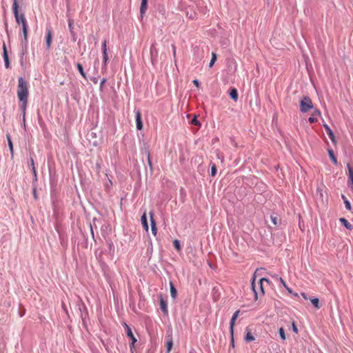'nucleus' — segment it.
<instances>
[{
    "label": "nucleus",
    "mask_w": 353,
    "mask_h": 353,
    "mask_svg": "<svg viewBox=\"0 0 353 353\" xmlns=\"http://www.w3.org/2000/svg\"><path fill=\"white\" fill-rule=\"evenodd\" d=\"M19 3L18 0H13L12 3V11L13 14L17 24L21 25L23 41L27 42L28 40V21L26 19L25 14L23 13H19Z\"/></svg>",
    "instance_id": "f257e3e1"
},
{
    "label": "nucleus",
    "mask_w": 353,
    "mask_h": 353,
    "mask_svg": "<svg viewBox=\"0 0 353 353\" xmlns=\"http://www.w3.org/2000/svg\"><path fill=\"white\" fill-rule=\"evenodd\" d=\"M18 81L17 97L19 100L22 103L21 108L23 112V122L25 123V114L28 97V83L22 77H19Z\"/></svg>",
    "instance_id": "f03ea898"
},
{
    "label": "nucleus",
    "mask_w": 353,
    "mask_h": 353,
    "mask_svg": "<svg viewBox=\"0 0 353 353\" xmlns=\"http://www.w3.org/2000/svg\"><path fill=\"white\" fill-rule=\"evenodd\" d=\"M256 281V275L254 274L252 279V288L254 292V298L255 300H257L259 296H263L265 294L264 287L265 283L266 285H269V281L265 278H260L258 281L257 285L255 283Z\"/></svg>",
    "instance_id": "7ed1b4c3"
},
{
    "label": "nucleus",
    "mask_w": 353,
    "mask_h": 353,
    "mask_svg": "<svg viewBox=\"0 0 353 353\" xmlns=\"http://www.w3.org/2000/svg\"><path fill=\"white\" fill-rule=\"evenodd\" d=\"M313 109V103L311 99L307 96H304L300 101V111L307 112Z\"/></svg>",
    "instance_id": "20e7f679"
},
{
    "label": "nucleus",
    "mask_w": 353,
    "mask_h": 353,
    "mask_svg": "<svg viewBox=\"0 0 353 353\" xmlns=\"http://www.w3.org/2000/svg\"><path fill=\"white\" fill-rule=\"evenodd\" d=\"M239 313H240V310H236L234 313V314L230 320V334H231V337H232V343L233 345H234V327L235 325L236 320L238 318Z\"/></svg>",
    "instance_id": "39448f33"
},
{
    "label": "nucleus",
    "mask_w": 353,
    "mask_h": 353,
    "mask_svg": "<svg viewBox=\"0 0 353 353\" xmlns=\"http://www.w3.org/2000/svg\"><path fill=\"white\" fill-rule=\"evenodd\" d=\"M52 30L51 28L46 29V48L49 50L51 47L52 41Z\"/></svg>",
    "instance_id": "423d86ee"
},
{
    "label": "nucleus",
    "mask_w": 353,
    "mask_h": 353,
    "mask_svg": "<svg viewBox=\"0 0 353 353\" xmlns=\"http://www.w3.org/2000/svg\"><path fill=\"white\" fill-rule=\"evenodd\" d=\"M320 116L321 112L317 109H314L312 113L311 117L308 119V121L311 123H315L318 121V117Z\"/></svg>",
    "instance_id": "0eeeda50"
},
{
    "label": "nucleus",
    "mask_w": 353,
    "mask_h": 353,
    "mask_svg": "<svg viewBox=\"0 0 353 353\" xmlns=\"http://www.w3.org/2000/svg\"><path fill=\"white\" fill-rule=\"evenodd\" d=\"M3 57L6 68H10V61H9L8 54L6 46L5 43H3Z\"/></svg>",
    "instance_id": "6e6552de"
},
{
    "label": "nucleus",
    "mask_w": 353,
    "mask_h": 353,
    "mask_svg": "<svg viewBox=\"0 0 353 353\" xmlns=\"http://www.w3.org/2000/svg\"><path fill=\"white\" fill-rule=\"evenodd\" d=\"M136 123H137V128L139 130H142L143 123H142V120H141V114L139 110L136 111Z\"/></svg>",
    "instance_id": "1a4fd4ad"
},
{
    "label": "nucleus",
    "mask_w": 353,
    "mask_h": 353,
    "mask_svg": "<svg viewBox=\"0 0 353 353\" xmlns=\"http://www.w3.org/2000/svg\"><path fill=\"white\" fill-rule=\"evenodd\" d=\"M348 169V185L353 190V169L347 164Z\"/></svg>",
    "instance_id": "9d476101"
},
{
    "label": "nucleus",
    "mask_w": 353,
    "mask_h": 353,
    "mask_svg": "<svg viewBox=\"0 0 353 353\" xmlns=\"http://www.w3.org/2000/svg\"><path fill=\"white\" fill-rule=\"evenodd\" d=\"M323 126L326 130L327 135L329 136V137L330 138L332 141L333 143H336V139H335L334 134L333 132L332 131L331 128L327 124H324Z\"/></svg>",
    "instance_id": "9b49d317"
},
{
    "label": "nucleus",
    "mask_w": 353,
    "mask_h": 353,
    "mask_svg": "<svg viewBox=\"0 0 353 353\" xmlns=\"http://www.w3.org/2000/svg\"><path fill=\"white\" fill-rule=\"evenodd\" d=\"M153 216H154V213L152 212H150V221H151L152 232L154 235H156L157 229L156 223H155V221H154Z\"/></svg>",
    "instance_id": "f8f14e48"
},
{
    "label": "nucleus",
    "mask_w": 353,
    "mask_h": 353,
    "mask_svg": "<svg viewBox=\"0 0 353 353\" xmlns=\"http://www.w3.org/2000/svg\"><path fill=\"white\" fill-rule=\"evenodd\" d=\"M141 224H142L143 228L145 229V230L146 232H148V229H149V227H148V221H147V217H146L145 212L142 215V216L141 218Z\"/></svg>",
    "instance_id": "ddd939ff"
},
{
    "label": "nucleus",
    "mask_w": 353,
    "mask_h": 353,
    "mask_svg": "<svg viewBox=\"0 0 353 353\" xmlns=\"http://www.w3.org/2000/svg\"><path fill=\"white\" fill-rule=\"evenodd\" d=\"M254 339H255V338L253 336V334L251 333L250 330L248 327H247L246 328V335L245 336V340L247 342H250V341H254Z\"/></svg>",
    "instance_id": "4468645a"
},
{
    "label": "nucleus",
    "mask_w": 353,
    "mask_h": 353,
    "mask_svg": "<svg viewBox=\"0 0 353 353\" xmlns=\"http://www.w3.org/2000/svg\"><path fill=\"white\" fill-rule=\"evenodd\" d=\"M6 138H7V140H8V143L9 149H10V151L11 158L12 159L14 157L13 144H12V142L11 141L10 136L9 134L6 135Z\"/></svg>",
    "instance_id": "2eb2a0df"
},
{
    "label": "nucleus",
    "mask_w": 353,
    "mask_h": 353,
    "mask_svg": "<svg viewBox=\"0 0 353 353\" xmlns=\"http://www.w3.org/2000/svg\"><path fill=\"white\" fill-rule=\"evenodd\" d=\"M160 308L164 314L168 313L167 302L162 298L160 299Z\"/></svg>",
    "instance_id": "dca6fc26"
},
{
    "label": "nucleus",
    "mask_w": 353,
    "mask_h": 353,
    "mask_svg": "<svg viewBox=\"0 0 353 353\" xmlns=\"http://www.w3.org/2000/svg\"><path fill=\"white\" fill-rule=\"evenodd\" d=\"M340 222L348 230L352 229V225L345 218H340Z\"/></svg>",
    "instance_id": "f3484780"
},
{
    "label": "nucleus",
    "mask_w": 353,
    "mask_h": 353,
    "mask_svg": "<svg viewBox=\"0 0 353 353\" xmlns=\"http://www.w3.org/2000/svg\"><path fill=\"white\" fill-rule=\"evenodd\" d=\"M147 3H148V0H142L141 1L140 12L142 14H144L145 10H147Z\"/></svg>",
    "instance_id": "a211bd4d"
},
{
    "label": "nucleus",
    "mask_w": 353,
    "mask_h": 353,
    "mask_svg": "<svg viewBox=\"0 0 353 353\" xmlns=\"http://www.w3.org/2000/svg\"><path fill=\"white\" fill-rule=\"evenodd\" d=\"M230 96L232 99L236 101L238 99L237 90L235 88H232L230 91Z\"/></svg>",
    "instance_id": "6ab92c4d"
},
{
    "label": "nucleus",
    "mask_w": 353,
    "mask_h": 353,
    "mask_svg": "<svg viewBox=\"0 0 353 353\" xmlns=\"http://www.w3.org/2000/svg\"><path fill=\"white\" fill-rule=\"evenodd\" d=\"M328 153H329V156H330L332 161L334 163V164L336 165L338 161H337L336 157L334 156L333 150H328Z\"/></svg>",
    "instance_id": "aec40b11"
},
{
    "label": "nucleus",
    "mask_w": 353,
    "mask_h": 353,
    "mask_svg": "<svg viewBox=\"0 0 353 353\" xmlns=\"http://www.w3.org/2000/svg\"><path fill=\"white\" fill-rule=\"evenodd\" d=\"M77 69L79 70V72H80V74H81V76L85 79H87V77H86V74L83 71V66L81 63H77Z\"/></svg>",
    "instance_id": "412c9836"
},
{
    "label": "nucleus",
    "mask_w": 353,
    "mask_h": 353,
    "mask_svg": "<svg viewBox=\"0 0 353 353\" xmlns=\"http://www.w3.org/2000/svg\"><path fill=\"white\" fill-rule=\"evenodd\" d=\"M123 325L125 328L127 336L130 338L132 337L134 334L132 333L131 328L125 323H124Z\"/></svg>",
    "instance_id": "4be33fe9"
},
{
    "label": "nucleus",
    "mask_w": 353,
    "mask_h": 353,
    "mask_svg": "<svg viewBox=\"0 0 353 353\" xmlns=\"http://www.w3.org/2000/svg\"><path fill=\"white\" fill-rule=\"evenodd\" d=\"M176 293L177 292L176 288L174 287L172 283H170V294L172 297L174 299L176 296Z\"/></svg>",
    "instance_id": "5701e85b"
},
{
    "label": "nucleus",
    "mask_w": 353,
    "mask_h": 353,
    "mask_svg": "<svg viewBox=\"0 0 353 353\" xmlns=\"http://www.w3.org/2000/svg\"><path fill=\"white\" fill-rule=\"evenodd\" d=\"M311 302L312 303V305L316 308V309H319L320 308V305H319V300L318 298H313L311 299Z\"/></svg>",
    "instance_id": "b1692460"
},
{
    "label": "nucleus",
    "mask_w": 353,
    "mask_h": 353,
    "mask_svg": "<svg viewBox=\"0 0 353 353\" xmlns=\"http://www.w3.org/2000/svg\"><path fill=\"white\" fill-rule=\"evenodd\" d=\"M216 54L214 52H212V59L210 60V64H209V67L210 68H212L213 66V65L214 64L215 61H216Z\"/></svg>",
    "instance_id": "393cba45"
},
{
    "label": "nucleus",
    "mask_w": 353,
    "mask_h": 353,
    "mask_svg": "<svg viewBox=\"0 0 353 353\" xmlns=\"http://www.w3.org/2000/svg\"><path fill=\"white\" fill-rule=\"evenodd\" d=\"M102 53H103V65H104V66H106V65H107V62H108V52H102Z\"/></svg>",
    "instance_id": "a878e982"
},
{
    "label": "nucleus",
    "mask_w": 353,
    "mask_h": 353,
    "mask_svg": "<svg viewBox=\"0 0 353 353\" xmlns=\"http://www.w3.org/2000/svg\"><path fill=\"white\" fill-rule=\"evenodd\" d=\"M173 345L172 340L170 339L169 341L167 342L166 347H167V352L169 353L170 350H172Z\"/></svg>",
    "instance_id": "bb28decb"
},
{
    "label": "nucleus",
    "mask_w": 353,
    "mask_h": 353,
    "mask_svg": "<svg viewBox=\"0 0 353 353\" xmlns=\"http://www.w3.org/2000/svg\"><path fill=\"white\" fill-rule=\"evenodd\" d=\"M279 335L281 336V338L285 341L286 337H285V331H284V329L283 327H281L279 330Z\"/></svg>",
    "instance_id": "cd10ccee"
},
{
    "label": "nucleus",
    "mask_w": 353,
    "mask_h": 353,
    "mask_svg": "<svg viewBox=\"0 0 353 353\" xmlns=\"http://www.w3.org/2000/svg\"><path fill=\"white\" fill-rule=\"evenodd\" d=\"M30 167L32 170V171H34V159H33V157H32V155L30 154Z\"/></svg>",
    "instance_id": "c85d7f7f"
},
{
    "label": "nucleus",
    "mask_w": 353,
    "mask_h": 353,
    "mask_svg": "<svg viewBox=\"0 0 353 353\" xmlns=\"http://www.w3.org/2000/svg\"><path fill=\"white\" fill-rule=\"evenodd\" d=\"M173 243H174V246L175 249L176 250L179 251L181 250V245H180L179 241L176 239L174 241Z\"/></svg>",
    "instance_id": "c756f323"
},
{
    "label": "nucleus",
    "mask_w": 353,
    "mask_h": 353,
    "mask_svg": "<svg viewBox=\"0 0 353 353\" xmlns=\"http://www.w3.org/2000/svg\"><path fill=\"white\" fill-rule=\"evenodd\" d=\"M216 174V167L215 164H212L211 166V175L214 176Z\"/></svg>",
    "instance_id": "7c9ffc66"
},
{
    "label": "nucleus",
    "mask_w": 353,
    "mask_h": 353,
    "mask_svg": "<svg viewBox=\"0 0 353 353\" xmlns=\"http://www.w3.org/2000/svg\"><path fill=\"white\" fill-rule=\"evenodd\" d=\"M191 123L194 125H200V122L197 120V118L196 116L192 119Z\"/></svg>",
    "instance_id": "2f4dec72"
},
{
    "label": "nucleus",
    "mask_w": 353,
    "mask_h": 353,
    "mask_svg": "<svg viewBox=\"0 0 353 353\" xmlns=\"http://www.w3.org/2000/svg\"><path fill=\"white\" fill-rule=\"evenodd\" d=\"M102 52H107V41L105 40L102 43Z\"/></svg>",
    "instance_id": "473e14b6"
},
{
    "label": "nucleus",
    "mask_w": 353,
    "mask_h": 353,
    "mask_svg": "<svg viewBox=\"0 0 353 353\" xmlns=\"http://www.w3.org/2000/svg\"><path fill=\"white\" fill-rule=\"evenodd\" d=\"M130 339L132 340V342H131V344H130V348L132 349L134 347V343L137 342V339L134 337V336H133L132 337H130Z\"/></svg>",
    "instance_id": "72a5a7b5"
},
{
    "label": "nucleus",
    "mask_w": 353,
    "mask_h": 353,
    "mask_svg": "<svg viewBox=\"0 0 353 353\" xmlns=\"http://www.w3.org/2000/svg\"><path fill=\"white\" fill-rule=\"evenodd\" d=\"M344 203H345V208H346L348 210H351V205H350V203L347 200H345Z\"/></svg>",
    "instance_id": "f704fd0d"
},
{
    "label": "nucleus",
    "mask_w": 353,
    "mask_h": 353,
    "mask_svg": "<svg viewBox=\"0 0 353 353\" xmlns=\"http://www.w3.org/2000/svg\"><path fill=\"white\" fill-rule=\"evenodd\" d=\"M271 220H272V222L273 223L274 225H277V220L278 219L276 217V216H271Z\"/></svg>",
    "instance_id": "c9c22d12"
},
{
    "label": "nucleus",
    "mask_w": 353,
    "mask_h": 353,
    "mask_svg": "<svg viewBox=\"0 0 353 353\" xmlns=\"http://www.w3.org/2000/svg\"><path fill=\"white\" fill-rule=\"evenodd\" d=\"M292 330H293V331H294L295 333H298V328H297L296 325H295V323H294V322L292 323Z\"/></svg>",
    "instance_id": "e433bc0d"
},
{
    "label": "nucleus",
    "mask_w": 353,
    "mask_h": 353,
    "mask_svg": "<svg viewBox=\"0 0 353 353\" xmlns=\"http://www.w3.org/2000/svg\"><path fill=\"white\" fill-rule=\"evenodd\" d=\"M193 83L197 87L199 88L200 83L199 81L197 79L193 80Z\"/></svg>",
    "instance_id": "4c0bfd02"
},
{
    "label": "nucleus",
    "mask_w": 353,
    "mask_h": 353,
    "mask_svg": "<svg viewBox=\"0 0 353 353\" xmlns=\"http://www.w3.org/2000/svg\"><path fill=\"white\" fill-rule=\"evenodd\" d=\"M148 165L150 168H152V161H151V159H150V154L148 153Z\"/></svg>",
    "instance_id": "58836bf2"
},
{
    "label": "nucleus",
    "mask_w": 353,
    "mask_h": 353,
    "mask_svg": "<svg viewBox=\"0 0 353 353\" xmlns=\"http://www.w3.org/2000/svg\"><path fill=\"white\" fill-rule=\"evenodd\" d=\"M281 281H282V283H283V285H284V286L285 287V288L287 289V290H288L290 293L292 294V290H291L290 288H288V287H287V286H286V285L285 284V283L283 282V281L282 279H281Z\"/></svg>",
    "instance_id": "ea45409f"
},
{
    "label": "nucleus",
    "mask_w": 353,
    "mask_h": 353,
    "mask_svg": "<svg viewBox=\"0 0 353 353\" xmlns=\"http://www.w3.org/2000/svg\"><path fill=\"white\" fill-rule=\"evenodd\" d=\"M32 174L34 175V179L35 180H37V171H36V168H34V171H32Z\"/></svg>",
    "instance_id": "a19ab883"
},
{
    "label": "nucleus",
    "mask_w": 353,
    "mask_h": 353,
    "mask_svg": "<svg viewBox=\"0 0 353 353\" xmlns=\"http://www.w3.org/2000/svg\"><path fill=\"white\" fill-rule=\"evenodd\" d=\"M301 294L305 299H307V294L305 292H302Z\"/></svg>",
    "instance_id": "79ce46f5"
},
{
    "label": "nucleus",
    "mask_w": 353,
    "mask_h": 353,
    "mask_svg": "<svg viewBox=\"0 0 353 353\" xmlns=\"http://www.w3.org/2000/svg\"><path fill=\"white\" fill-rule=\"evenodd\" d=\"M105 82V79H103L101 82V86L103 85V84Z\"/></svg>",
    "instance_id": "37998d69"
},
{
    "label": "nucleus",
    "mask_w": 353,
    "mask_h": 353,
    "mask_svg": "<svg viewBox=\"0 0 353 353\" xmlns=\"http://www.w3.org/2000/svg\"><path fill=\"white\" fill-rule=\"evenodd\" d=\"M294 296H298V294L297 293H293Z\"/></svg>",
    "instance_id": "c03bdc74"
},
{
    "label": "nucleus",
    "mask_w": 353,
    "mask_h": 353,
    "mask_svg": "<svg viewBox=\"0 0 353 353\" xmlns=\"http://www.w3.org/2000/svg\"><path fill=\"white\" fill-rule=\"evenodd\" d=\"M342 197H343V199H345V196H344V195H343V196H342Z\"/></svg>",
    "instance_id": "a18cd8bd"
},
{
    "label": "nucleus",
    "mask_w": 353,
    "mask_h": 353,
    "mask_svg": "<svg viewBox=\"0 0 353 353\" xmlns=\"http://www.w3.org/2000/svg\"><path fill=\"white\" fill-rule=\"evenodd\" d=\"M190 353H194V352H190Z\"/></svg>",
    "instance_id": "49530a36"
}]
</instances>
